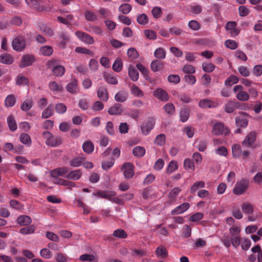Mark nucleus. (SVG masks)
<instances>
[{
    "instance_id": "c9c22d12",
    "label": "nucleus",
    "mask_w": 262,
    "mask_h": 262,
    "mask_svg": "<svg viewBox=\"0 0 262 262\" xmlns=\"http://www.w3.org/2000/svg\"><path fill=\"white\" fill-rule=\"evenodd\" d=\"M98 195L102 198H104L108 200H111V197L116 195L114 191H99L97 192Z\"/></svg>"
},
{
    "instance_id": "680f3d73",
    "label": "nucleus",
    "mask_w": 262,
    "mask_h": 262,
    "mask_svg": "<svg viewBox=\"0 0 262 262\" xmlns=\"http://www.w3.org/2000/svg\"><path fill=\"white\" fill-rule=\"evenodd\" d=\"M33 105V101L31 99L25 100L20 106L21 109L24 111L29 110Z\"/></svg>"
},
{
    "instance_id": "69168bd1",
    "label": "nucleus",
    "mask_w": 262,
    "mask_h": 262,
    "mask_svg": "<svg viewBox=\"0 0 262 262\" xmlns=\"http://www.w3.org/2000/svg\"><path fill=\"white\" fill-rule=\"evenodd\" d=\"M84 16L85 19L88 21H95L97 19L96 15L91 11H86L84 12Z\"/></svg>"
},
{
    "instance_id": "864d4df0",
    "label": "nucleus",
    "mask_w": 262,
    "mask_h": 262,
    "mask_svg": "<svg viewBox=\"0 0 262 262\" xmlns=\"http://www.w3.org/2000/svg\"><path fill=\"white\" fill-rule=\"evenodd\" d=\"M137 21L141 25H145L148 23V17L145 14L142 13L137 16Z\"/></svg>"
},
{
    "instance_id": "6e6d98bb",
    "label": "nucleus",
    "mask_w": 262,
    "mask_h": 262,
    "mask_svg": "<svg viewBox=\"0 0 262 262\" xmlns=\"http://www.w3.org/2000/svg\"><path fill=\"white\" fill-rule=\"evenodd\" d=\"M98 12L101 15L102 18L107 19L111 16V11L106 8H101Z\"/></svg>"
},
{
    "instance_id": "393cba45",
    "label": "nucleus",
    "mask_w": 262,
    "mask_h": 262,
    "mask_svg": "<svg viewBox=\"0 0 262 262\" xmlns=\"http://www.w3.org/2000/svg\"><path fill=\"white\" fill-rule=\"evenodd\" d=\"M190 110L187 107L181 109L180 113V119L182 122H185L189 118Z\"/></svg>"
},
{
    "instance_id": "412c9836",
    "label": "nucleus",
    "mask_w": 262,
    "mask_h": 262,
    "mask_svg": "<svg viewBox=\"0 0 262 262\" xmlns=\"http://www.w3.org/2000/svg\"><path fill=\"white\" fill-rule=\"evenodd\" d=\"M163 67V62L158 59L153 60L150 64L151 69L154 72L159 71Z\"/></svg>"
},
{
    "instance_id": "79ce46f5",
    "label": "nucleus",
    "mask_w": 262,
    "mask_h": 262,
    "mask_svg": "<svg viewBox=\"0 0 262 262\" xmlns=\"http://www.w3.org/2000/svg\"><path fill=\"white\" fill-rule=\"evenodd\" d=\"M132 9V7L130 4L125 3L121 4L119 7V11L124 14L129 13Z\"/></svg>"
},
{
    "instance_id": "1a4fd4ad",
    "label": "nucleus",
    "mask_w": 262,
    "mask_h": 262,
    "mask_svg": "<svg viewBox=\"0 0 262 262\" xmlns=\"http://www.w3.org/2000/svg\"><path fill=\"white\" fill-rule=\"evenodd\" d=\"M155 121L152 118H149L146 122H144L141 126L142 133L144 135H147L155 126Z\"/></svg>"
},
{
    "instance_id": "5701e85b",
    "label": "nucleus",
    "mask_w": 262,
    "mask_h": 262,
    "mask_svg": "<svg viewBox=\"0 0 262 262\" xmlns=\"http://www.w3.org/2000/svg\"><path fill=\"white\" fill-rule=\"evenodd\" d=\"M155 252L158 257H160L162 258H166L168 255L167 250L163 246L158 247Z\"/></svg>"
},
{
    "instance_id": "e433bc0d",
    "label": "nucleus",
    "mask_w": 262,
    "mask_h": 262,
    "mask_svg": "<svg viewBox=\"0 0 262 262\" xmlns=\"http://www.w3.org/2000/svg\"><path fill=\"white\" fill-rule=\"evenodd\" d=\"M184 167L188 171H193L195 169V165L193 162L190 159H186L184 161Z\"/></svg>"
},
{
    "instance_id": "bb28decb",
    "label": "nucleus",
    "mask_w": 262,
    "mask_h": 262,
    "mask_svg": "<svg viewBox=\"0 0 262 262\" xmlns=\"http://www.w3.org/2000/svg\"><path fill=\"white\" fill-rule=\"evenodd\" d=\"M53 104H49L42 112L41 117L43 119H47L52 116L53 114Z\"/></svg>"
},
{
    "instance_id": "b1692460",
    "label": "nucleus",
    "mask_w": 262,
    "mask_h": 262,
    "mask_svg": "<svg viewBox=\"0 0 262 262\" xmlns=\"http://www.w3.org/2000/svg\"><path fill=\"white\" fill-rule=\"evenodd\" d=\"M145 149L144 147L138 146L134 148L133 154L137 158H141L145 154Z\"/></svg>"
},
{
    "instance_id": "bf43d9fd",
    "label": "nucleus",
    "mask_w": 262,
    "mask_h": 262,
    "mask_svg": "<svg viewBox=\"0 0 262 262\" xmlns=\"http://www.w3.org/2000/svg\"><path fill=\"white\" fill-rule=\"evenodd\" d=\"M241 226L239 225H235L231 226L229 229V233L233 236L238 235L241 232Z\"/></svg>"
},
{
    "instance_id": "4468645a",
    "label": "nucleus",
    "mask_w": 262,
    "mask_h": 262,
    "mask_svg": "<svg viewBox=\"0 0 262 262\" xmlns=\"http://www.w3.org/2000/svg\"><path fill=\"white\" fill-rule=\"evenodd\" d=\"M154 95L162 101H166L169 99L167 93L162 89H158L154 92Z\"/></svg>"
},
{
    "instance_id": "0eeeda50",
    "label": "nucleus",
    "mask_w": 262,
    "mask_h": 262,
    "mask_svg": "<svg viewBox=\"0 0 262 262\" xmlns=\"http://www.w3.org/2000/svg\"><path fill=\"white\" fill-rule=\"evenodd\" d=\"M121 170L123 171L125 179H130L134 176V166L130 163H125L123 164L121 167Z\"/></svg>"
},
{
    "instance_id": "c756f323",
    "label": "nucleus",
    "mask_w": 262,
    "mask_h": 262,
    "mask_svg": "<svg viewBox=\"0 0 262 262\" xmlns=\"http://www.w3.org/2000/svg\"><path fill=\"white\" fill-rule=\"evenodd\" d=\"M13 57L8 54H3L0 56V62L6 64H10L13 62Z\"/></svg>"
},
{
    "instance_id": "09e8293b",
    "label": "nucleus",
    "mask_w": 262,
    "mask_h": 262,
    "mask_svg": "<svg viewBox=\"0 0 262 262\" xmlns=\"http://www.w3.org/2000/svg\"><path fill=\"white\" fill-rule=\"evenodd\" d=\"M7 123L8 124L9 128L11 131H15L17 129V124L14 118L9 116L7 118Z\"/></svg>"
},
{
    "instance_id": "7ed1b4c3",
    "label": "nucleus",
    "mask_w": 262,
    "mask_h": 262,
    "mask_svg": "<svg viewBox=\"0 0 262 262\" xmlns=\"http://www.w3.org/2000/svg\"><path fill=\"white\" fill-rule=\"evenodd\" d=\"M57 61L52 60L48 61L47 63L48 68H51L54 67L52 72L56 76L61 77L65 73V68L63 66L56 65Z\"/></svg>"
},
{
    "instance_id": "c03bdc74",
    "label": "nucleus",
    "mask_w": 262,
    "mask_h": 262,
    "mask_svg": "<svg viewBox=\"0 0 262 262\" xmlns=\"http://www.w3.org/2000/svg\"><path fill=\"white\" fill-rule=\"evenodd\" d=\"M77 82L76 79H72L71 81L67 84V90L71 93H76V90L77 89Z\"/></svg>"
},
{
    "instance_id": "72a5a7b5",
    "label": "nucleus",
    "mask_w": 262,
    "mask_h": 262,
    "mask_svg": "<svg viewBox=\"0 0 262 262\" xmlns=\"http://www.w3.org/2000/svg\"><path fill=\"white\" fill-rule=\"evenodd\" d=\"M198 144L196 146V148L201 152L204 151L207 147V141L205 139H199L196 141Z\"/></svg>"
},
{
    "instance_id": "052dcab7",
    "label": "nucleus",
    "mask_w": 262,
    "mask_h": 262,
    "mask_svg": "<svg viewBox=\"0 0 262 262\" xmlns=\"http://www.w3.org/2000/svg\"><path fill=\"white\" fill-rule=\"evenodd\" d=\"M178 168V164L177 162L171 161L169 162L166 169V172L168 173H171L174 171L177 170Z\"/></svg>"
},
{
    "instance_id": "7c9ffc66",
    "label": "nucleus",
    "mask_w": 262,
    "mask_h": 262,
    "mask_svg": "<svg viewBox=\"0 0 262 262\" xmlns=\"http://www.w3.org/2000/svg\"><path fill=\"white\" fill-rule=\"evenodd\" d=\"M82 149L85 152L91 154L94 151V146L91 141H86L83 143Z\"/></svg>"
},
{
    "instance_id": "39448f33",
    "label": "nucleus",
    "mask_w": 262,
    "mask_h": 262,
    "mask_svg": "<svg viewBox=\"0 0 262 262\" xmlns=\"http://www.w3.org/2000/svg\"><path fill=\"white\" fill-rule=\"evenodd\" d=\"M212 133L215 135L226 136L229 134V130L223 123L218 122L213 125Z\"/></svg>"
},
{
    "instance_id": "338daca9",
    "label": "nucleus",
    "mask_w": 262,
    "mask_h": 262,
    "mask_svg": "<svg viewBox=\"0 0 262 262\" xmlns=\"http://www.w3.org/2000/svg\"><path fill=\"white\" fill-rule=\"evenodd\" d=\"M114 158H112L109 161H103L102 162V168L107 170L111 168L114 164Z\"/></svg>"
},
{
    "instance_id": "c85d7f7f",
    "label": "nucleus",
    "mask_w": 262,
    "mask_h": 262,
    "mask_svg": "<svg viewBox=\"0 0 262 262\" xmlns=\"http://www.w3.org/2000/svg\"><path fill=\"white\" fill-rule=\"evenodd\" d=\"M128 75L130 79L134 81H137L139 78L138 71L133 66H130L128 68Z\"/></svg>"
},
{
    "instance_id": "4d7b16f0",
    "label": "nucleus",
    "mask_w": 262,
    "mask_h": 262,
    "mask_svg": "<svg viewBox=\"0 0 262 262\" xmlns=\"http://www.w3.org/2000/svg\"><path fill=\"white\" fill-rule=\"evenodd\" d=\"M166 137L163 134L158 135L155 139V143L159 146H162L165 143Z\"/></svg>"
},
{
    "instance_id": "20e7f679",
    "label": "nucleus",
    "mask_w": 262,
    "mask_h": 262,
    "mask_svg": "<svg viewBox=\"0 0 262 262\" xmlns=\"http://www.w3.org/2000/svg\"><path fill=\"white\" fill-rule=\"evenodd\" d=\"M233 92L236 93V98L241 101H246L249 100V95L246 91H244V88L242 85H236L233 88Z\"/></svg>"
},
{
    "instance_id": "774afa93",
    "label": "nucleus",
    "mask_w": 262,
    "mask_h": 262,
    "mask_svg": "<svg viewBox=\"0 0 262 262\" xmlns=\"http://www.w3.org/2000/svg\"><path fill=\"white\" fill-rule=\"evenodd\" d=\"M55 258L57 262H66L68 257L65 254L58 252L56 254Z\"/></svg>"
},
{
    "instance_id": "e2e57ef3",
    "label": "nucleus",
    "mask_w": 262,
    "mask_h": 262,
    "mask_svg": "<svg viewBox=\"0 0 262 262\" xmlns=\"http://www.w3.org/2000/svg\"><path fill=\"white\" fill-rule=\"evenodd\" d=\"M146 252L143 250L134 249L131 253L132 256L135 257L140 258L145 255Z\"/></svg>"
},
{
    "instance_id": "4c0bfd02",
    "label": "nucleus",
    "mask_w": 262,
    "mask_h": 262,
    "mask_svg": "<svg viewBox=\"0 0 262 262\" xmlns=\"http://www.w3.org/2000/svg\"><path fill=\"white\" fill-rule=\"evenodd\" d=\"M49 88L51 91L61 92L63 91L62 87L59 85L56 81H51L49 83Z\"/></svg>"
},
{
    "instance_id": "f3484780",
    "label": "nucleus",
    "mask_w": 262,
    "mask_h": 262,
    "mask_svg": "<svg viewBox=\"0 0 262 262\" xmlns=\"http://www.w3.org/2000/svg\"><path fill=\"white\" fill-rule=\"evenodd\" d=\"M123 108L121 104L115 103L113 106L108 110V113L111 115H118L122 113Z\"/></svg>"
},
{
    "instance_id": "5fc2aeb1",
    "label": "nucleus",
    "mask_w": 262,
    "mask_h": 262,
    "mask_svg": "<svg viewBox=\"0 0 262 262\" xmlns=\"http://www.w3.org/2000/svg\"><path fill=\"white\" fill-rule=\"evenodd\" d=\"M233 156L234 158H238L242 154V149L238 144H234L232 147Z\"/></svg>"
},
{
    "instance_id": "cd10ccee",
    "label": "nucleus",
    "mask_w": 262,
    "mask_h": 262,
    "mask_svg": "<svg viewBox=\"0 0 262 262\" xmlns=\"http://www.w3.org/2000/svg\"><path fill=\"white\" fill-rule=\"evenodd\" d=\"M235 123L237 126L246 127L248 125V120L245 116H239L236 118Z\"/></svg>"
},
{
    "instance_id": "13d9d810",
    "label": "nucleus",
    "mask_w": 262,
    "mask_h": 262,
    "mask_svg": "<svg viewBox=\"0 0 262 262\" xmlns=\"http://www.w3.org/2000/svg\"><path fill=\"white\" fill-rule=\"evenodd\" d=\"M238 82V78L234 75L230 76L225 81V84L227 86H231Z\"/></svg>"
},
{
    "instance_id": "6e6552de",
    "label": "nucleus",
    "mask_w": 262,
    "mask_h": 262,
    "mask_svg": "<svg viewBox=\"0 0 262 262\" xmlns=\"http://www.w3.org/2000/svg\"><path fill=\"white\" fill-rule=\"evenodd\" d=\"M256 138V133L254 131L249 133L243 141L242 145L246 147H250L254 143Z\"/></svg>"
},
{
    "instance_id": "0e129e2a",
    "label": "nucleus",
    "mask_w": 262,
    "mask_h": 262,
    "mask_svg": "<svg viewBox=\"0 0 262 262\" xmlns=\"http://www.w3.org/2000/svg\"><path fill=\"white\" fill-rule=\"evenodd\" d=\"M40 256L46 259H49L52 257L53 254L49 249L43 248L40 251Z\"/></svg>"
},
{
    "instance_id": "f704fd0d",
    "label": "nucleus",
    "mask_w": 262,
    "mask_h": 262,
    "mask_svg": "<svg viewBox=\"0 0 262 262\" xmlns=\"http://www.w3.org/2000/svg\"><path fill=\"white\" fill-rule=\"evenodd\" d=\"M181 191V189L179 187H174L171 190L168 194V198L171 203L173 202L176 200V196Z\"/></svg>"
},
{
    "instance_id": "9d476101",
    "label": "nucleus",
    "mask_w": 262,
    "mask_h": 262,
    "mask_svg": "<svg viewBox=\"0 0 262 262\" xmlns=\"http://www.w3.org/2000/svg\"><path fill=\"white\" fill-rule=\"evenodd\" d=\"M75 35L82 41L84 42L86 44L91 45L94 42L93 38L91 36H90V35L85 32H83L79 31H76L75 32Z\"/></svg>"
},
{
    "instance_id": "423d86ee",
    "label": "nucleus",
    "mask_w": 262,
    "mask_h": 262,
    "mask_svg": "<svg viewBox=\"0 0 262 262\" xmlns=\"http://www.w3.org/2000/svg\"><path fill=\"white\" fill-rule=\"evenodd\" d=\"M35 61V58L33 55L26 54L21 57L19 66L21 68H24L32 65Z\"/></svg>"
},
{
    "instance_id": "58836bf2",
    "label": "nucleus",
    "mask_w": 262,
    "mask_h": 262,
    "mask_svg": "<svg viewBox=\"0 0 262 262\" xmlns=\"http://www.w3.org/2000/svg\"><path fill=\"white\" fill-rule=\"evenodd\" d=\"M205 183L203 181H197L195 182L191 187L190 192L191 193L195 192L199 189L205 187Z\"/></svg>"
},
{
    "instance_id": "aec40b11",
    "label": "nucleus",
    "mask_w": 262,
    "mask_h": 262,
    "mask_svg": "<svg viewBox=\"0 0 262 262\" xmlns=\"http://www.w3.org/2000/svg\"><path fill=\"white\" fill-rule=\"evenodd\" d=\"M46 144L50 146L56 147L60 145L62 143L61 138L59 137L52 136L50 141H46Z\"/></svg>"
},
{
    "instance_id": "a19ab883",
    "label": "nucleus",
    "mask_w": 262,
    "mask_h": 262,
    "mask_svg": "<svg viewBox=\"0 0 262 262\" xmlns=\"http://www.w3.org/2000/svg\"><path fill=\"white\" fill-rule=\"evenodd\" d=\"M154 56L156 58L163 59L166 57V52L163 48H159L155 51Z\"/></svg>"
},
{
    "instance_id": "f257e3e1",
    "label": "nucleus",
    "mask_w": 262,
    "mask_h": 262,
    "mask_svg": "<svg viewBox=\"0 0 262 262\" xmlns=\"http://www.w3.org/2000/svg\"><path fill=\"white\" fill-rule=\"evenodd\" d=\"M25 37L22 35H17L12 42L13 49L17 52L23 51L26 48Z\"/></svg>"
},
{
    "instance_id": "3c124183",
    "label": "nucleus",
    "mask_w": 262,
    "mask_h": 262,
    "mask_svg": "<svg viewBox=\"0 0 262 262\" xmlns=\"http://www.w3.org/2000/svg\"><path fill=\"white\" fill-rule=\"evenodd\" d=\"M28 83L29 80L27 77L20 75L17 76L16 79V84L17 85H27Z\"/></svg>"
},
{
    "instance_id": "de8ad7c7",
    "label": "nucleus",
    "mask_w": 262,
    "mask_h": 262,
    "mask_svg": "<svg viewBox=\"0 0 262 262\" xmlns=\"http://www.w3.org/2000/svg\"><path fill=\"white\" fill-rule=\"evenodd\" d=\"M40 53L44 56H50L53 52V50L51 46H43L40 49Z\"/></svg>"
},
{
    "instance_id": "9b49d317",
    "label": "nucleus",
    "mask_w": 262,
    "mask_h": 262,
    "mask_svg": "<svg viewBox=\"0 0 262 262\" xmlns=\"http://www.w3.org/2000/svg\"><path fill=\"white\" fill-rule=\"evenodd\" d=\"M218 103L208 99H204L200 100L199 106L202 108H213L217 106Z\"/></svg>"
},
{
    "instance_id": "f03ea898",
    "label": "nucleus",
    "mask_w": 262,
    "mask_h": 262,
    "mask_svg": "<svg viewBox=\"0 0 262 262\" xmlns=\"http://www.w3.org/2000/svg\"><path fill=\"white\" fill-rule=\"evenodd\" d=\"M249 185V182L248 179H242L240 181L236 182L233 190V193L236 195L242 194L248 189Z\"/></svg>"
},
{
    "instance_id": "a211bd4d",
    "label": "nucleus",
    "mask_w": 262,
    "mask_h": 262,
    "mask_svg": "<svg viewBox=\"0 0 262 262\" xmlns=\"http://www.w3.org/2000/svg\"><path fill=\"white\" fill-rule=\"evenodd\" d=\"M82 174V173L81 170H74L68 173L66 175V178L69 180H78L81 178Z\"/></svg>"
},
{
    "instance_id": "ddd939ff",
    "label": "nucleus",
    "mask_w": 262,
    "mask_h": 262,
    "mask_svg": "<svg viewBox=\"0 0 262 262\" xmlns=\"http://www.w3.org/2000/svg\"><path fill=\"white\" fill-rule=\"evenodd\" d=\"M190 207L188 203H184L179 205L171 211V215H176L183 213Z\"/></svg>"
},
{
    "instance_id": "ea45409f",
    "label": "nucleus",
    "mask_w": 262,
    "mask_h": 262,
    "mask_svg": "<svg viewBox=\"0 0 262 262\" xmlns=\"http://www.w3.org/2000/svg\"><path fill=\"white\" fill-rule=\"evenodd\" d=\"M20 141L26 145L30 146L31 144V139L30 136L26 134L23 133L20 135L19 137Z\"/></svg>"
},
{
    "instance_id": "f8f14e48",
    "label": "nucleus",
    "mask_w": 262,
    "mask_h": 262,
    "mask_svg": "<svg viewBox=\"0 0 262 262\" xmlns=\"http://www.w3.org/2000/svg\"><path fill=\"white\" fill-rule=\"evenodd\" d=\"M68 171L69 169L67 167H59L51 170V176L53 178H57L59 176L66 178Z\"/></svg>"
},
{
    "instance_id": "49530a36",
    "label": "nucleus",
    "mask_w": 262,
    "mask_h": 262,
    "mask_svg": "<svg viewBox=\"0 0 262 262\" xmlns=\"http://www.w3.org/2000/svg\"><path fill=\"white\" fill-rule=\"evenodd\" d=\"M35 229V227L33 225H29L26 227L20 229L19 232L24 235H27L33 233Z\"/></svg>"
},
{
    "instance_id": "8fccbe9b",
    "label": "nucleus",
    "mask_w": 262,
    "mask_h": 262,
    "mask_svg": "<svg viewBox=\"0 0 262 262\" xmlns=\"http://www.w3.org/2000/svg\"><path fill=\"white\" fill-rule=\"evenodd\" d=\"M232 214L236 219L240 220L243 217V214L238 206L234 205L232 208Z\"/></svg>"
},
{
    "instance_id": "2eb2a0df",
    "label": "nucleus",
    "mask_w": 262,
    "mask_h": 262,
    "mask_svg": "<svg viewBox=\"0 0 262 262\" xmlns=\"http://www.w3.org/2000/svg\"><path fill=\"white\" fill-rule=\"evenodd\" d=\"M113 236L119 238H125L127 237V233L122 229H118L114 231L112 235L109 236L107 238L110 241L114 239Z\"/></svg>"
},
{
    "instance_id": "dca6fc26",
    "label": "nucleus",
    "mask_w": 262,
    "mask_h": 262,
    "mask_svg": "<svg viewBox=\"0 0 262 262\" xmlns=\"http://www.w3.org/2000/svg\"><path fill=\"white\" fill-rule=\"evenodd\" d=\"M97 96L99 99L103 101H107L108 99V94L107 89L104 86L98 88L97 92Z\"/></svg>"
},
{
    "instance_id": "603ef678",
    "label": "nucleus",
    "mask_w": 262,
    "mask_h": 262,
    "mask_svg": "<svg viewBox=\"0 0 262 262\" xmlns=\"http://www.w3.org/2000/svg\"><path fill=\"white\" fill-rule=\"evenodd\" d=\"M163 109L168 115H172L175 113V107L171 103L165 104L163 106Z\"/></svg>"
},
{
    "instance_id": "2f4dec72",
    "label": "nucleus",
    "mask_w": 262,
    "mask_h": 262,
    "mask_svg": "<svg viewBox=\"0 0 262 262\" xmlns=\"http://www.w3.org/2000/svg\"><path fill=\"white\" fill-rule=\"evenodd\" d=\"M16 102V98L13 94L8 95L5 100V105L6 107H12Z\"/></svg>"
},
{
    "instance_id": "37998d69",
    "label": "nucleus",
    "mask_w": 262,
    "mask_h": 262,
    "mask_svg": "<svg viewBox=\"0 0 262 262\" xmlns=\"http://www.w3.org/2000/svg\"><path fill=\"white\" fill-rule=\"evenodd\" d=\"M123 67V64L121 58H117L114 61L112 68L116 72H119L121 71Z\"/></svg>"
},
{
    "instance_id": "4be33fe9",
    "label": "nucleus",
    "mask_w": 262,
    "mask_h": 262,
    "mask_svg": "<svg viewBox=\"0 0 262 262\" xmlns=\"http://www.w3.org/2000/svg\"><path fill=\"white\" fill-rule=\"evenodd\" d=\"M127 97L128 94L127 92L120 91L115 95V99L117 102H123L127 100Z\"/></svg>"
},
{
    "instance_id": "6ab92c4d",
    "label": "nucleus",
    "mask_w": 262,
    "mask_h": 262,
    "mask_svg": "<svg viewBox=\"0 0 262 262\" xmlns=\"http://www.w3.org/2000/svg\"><path fill=\"white\" fill-rule=\"evenodd\" d=\"M16 221L21 226H27L31 223L32 220L28 215H22L17 217Z\"/></svg>"
},
{
    "instance_id": "a878e982",
    "label": "nucleus",
    "mask_w": 262,
    "mask_h": 262,
    "mask_svg": "<svg viewBox=\"0 0 262 262\" xmlns=\"http://www.w3.org/2000/svg\"><path fill=\"white\" fill-rule=\"evenodd\" d=\"M224 107L226 113H231L236 108V101L230 100L225 105Z\"/></svg>"
},
{
    "instance_id": "a18cd8bd",
    "label": "nucleus",
    "mask_w": 262,
    "mask_h": 262,
    "mask_svg": "<svg viewBox=\"0 0 262 262\" xmlns=\"http://www.w3.org/2000/svg\"><path fill=\"white\" fill-rule=\"evenodd\" d=\"M83 161V158L76 157L70 160L69 165L72 167H79L82 164Z\"/></svg>"
},
{
    "instance_id": "473e14b6",
    "label": "nucleus",
    "mask_w": 262,
    "mask_h": 262,
    "mask_svg": "<svg viewBox=\"0 0 262 262\" xmlns=\"http://www.w3.org/2000/svg\"><path fill=\"white\" fill-rule=\"evenodd\" d=\"M242 209L244 213L247 214H251L253 212V205L249 202L244 203Z\"/></svg>"
}]
</instances>
